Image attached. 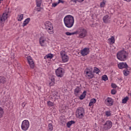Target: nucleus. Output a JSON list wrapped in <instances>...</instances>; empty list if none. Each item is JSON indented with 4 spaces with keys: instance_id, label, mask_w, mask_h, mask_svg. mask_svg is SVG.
<instances>
[{
    "instance_id": "nucleus-49",
    "label": "nucleus",
    "mask_w": 131,
    "mask_h": 131,
    "mask_svg": "<svg viewBox=\"0 0 131 131\" xmlns=\"http://www.w3.org/2000/svg\"><path fill=\"white\" fill-rule=\"evenodd\" d=\"M129 129H130V130H131V126H130V127H129Z\"/></svg>"
},
{
    "instance_id": "nucleus-34",
    "label": "nucleus",
    "mask_w": 131,
    "mask_h": 131,
    "mask_svg": "<svg viewBox=\"0 0 131 131\" xmlns=\"http://www.w3.org/2000/svg\"><path fill=\"white\" fill-rule=\"evenodd\" d=\"M102 79L104 81H106V80H108V77H107V75H104L102 76Z\"/></svg>"
},
{
    "instance_id": "nucleus-3",
    "label": "nucleus",
    "mask_w": 131,
    "mask_h": 131,
    "mask_svg": "<svg viewBox=\"0 0 131 131\" xmlns=\"http://www.w3.org/2000/svg\"><path fill=\"white\" fill-rule=\"evenodd\" d=\"M84 108L80 107H78L76 111V116L79 119H82L84 117Z\"/></svg>"
},
{
    "instance_id": "nucleus-29",
    "label": "nucleus",
    "mask_w": 131,
    "mask_h": 131,
    "mask_svg": "<svg viewBox=\"0 0 131 131\" xmlns=\"http://www.w3.org/2000/svg\"><path fill=\"white\" fill-rule=\"evenodd\" d=\"M45 41H46V40H45V39H43L42 38H40L39 43L42 47H43V46H44L43 43H45Z\"/></svg>"
},
{
    "instance_id": "nucleus-6",
    "label": "nucleus",
    "mask_w": 131,
    "mask_h": 131,
    "mask_svg": "<svg viewBox=\"0 0 131 131\" xmlns=\"http://www.w3.org/2000/svg\"><path fill=\"white\" fill-rule=\"evenodd\" d=\"M85 73L86 74V77L89 78L90 79H92V78H94L95 77V74L93 73V68H86L84 71Z\"/></svg>"
},
{
    "instance_id": "nucleus-36",
    "label": "nucleus",
    "mask_w": 131,
    "mask_h": 131,
    "mask_svg": "<svg viewBox=\"0 0 131 131\" xmlns=\"http://www.w3.org/2000/svg\"><path fill=\"white\" fill-rule=\"evenodd\" d=\"M18 21H22V20L23 19V14H20L18 15Z\"/></svg>"
},
{
    "instance_id": "nucleus-41",
    "label": "nucleus",
    "mask_w": 131,
    "mask_h": 131,
    "mask_svg": "<svg viewBox=\"0 0 131 131\" xmlns=\"http://www.w3.org/2000/svg\"><path fill=\"white\" fill-rule=\"evenodd\" d=\"M58 5H59V4L58 3H53L52 7L55 8V7H57V6H58Z\"/></svg>"
},
{
    "instance_id": "nucleus-27",
    "label": "nucleus",
    "mask_w": 131,
    "mask_h": 131,
    "mask_svg": "<svg viewBox=\"0 0 131 131\" xmlns=\"http://www.w3.org/2000/svg\"><path fill=\"white\" fill-rule=\"evenodd\" d=\"M36 6L38 7H40L41 6V0H36Z\"/></svg>"
},
{
    "instance_id": "nucleus-40",
    "label": "nucleus",
    "mask_w": 131,
    "mask_h": 131,
    "mask_svg": "<svg viewBox=\"0 0 131 131\" xmlns=\"http://www.w3.org/2000/svg\"><path fill=\"white\" fill-rule=\"evenodd\" d=\"M111 86L113 89H116V88H117V85H116V84L115 83H112Z\"/></svg>"
},
{
    "instance_id": "nucleus-16",
    "label": "nucleus",
    "mask_w": 131,
    "mask_h": 131,
    "mask_svg": "<svg viewBox=\"0 0 131 131\" xmlns=\"http://www.w3.org/2000/svg\"><path fill=\"white\" fill-rule=\"evenodd\" d=\"M80 92H81V89L79 86H77L74 90V94L76 96H78V94H80Z\"/></svg>"
},
{
    "instance_id": "nucleus-12",
    "label": "nucleus",
    "mask_w": 131,
    "mask_h": 131,
    "mask_svg": "<svg viewBox=\"0 0 131 131\" xmlns=\"http://www.w3.org/2000/svg\"><path fill=\"white\" fill-rule=\"evenodd\" d=\"M118 67L119 69H127L128 66H127L126 62H120L118 64Z\"/></svg>"
},
{
    "instance_id": "nucleus-42",
    "label": "nucleus",
    "mask_w": 131,
    "mask_h": 131,
    "mask_svg": "<svg viewBox=\"0 0 131 131\" xmlns=\"http://www.w3.org/2000/svg\"><path fill=\"white\" fill-rule=\"evenodd\" d=\"M51 81L52 82H55V77H54V76H52Z\"/></svg>"
},
{
    "instance_id": "nucleus-15",
    "label": "nucleus",
    "mask_w": 131,
    "mask_h": 131,
    "mask_svg": "<svg viewBox=\"0 0 131 131\" xmlns=\"http://www.w3.org/2000/svg\"><path fill=\"white\" fill-rule=\"evenodd\" d=\"M103 21L104 23L108 24L110 23V17L108 15H106L103 17Z\"/></svg>"
},
{
    "instance_id": "nucleus-21",
    "label": "nucleus",
    "mask_w": 131,
    "mask_h": 131,
    "mask_svg": "<svg viewBox=\"0 0 131 131\" xmlns=\"http://www.w3.org/2000/svg\"><path fill=\"white\" fill-rule=\"evenodd\" d=\"M30 21V18H28L24 21L23 24V27H24L27 25L29 23V21Z\"/></svg>"
},
{
    "instance_id": "nucleus-11",
    "label": "nucleus",
    "mask_w": 131,
    "mask_h": 131,
    "mask_svg": "<svg viewBox=\"0 0 131 131\" xmlns=\"http://www.w3.org/2000/svg\"><path fill=\"white\" fill-rule=\"evenodd\" d=\"M8 12L4 13L2 15H0V23H3L8 19Z\"/></svg>"
},
{
    "instance_id": "nucleus-50",
    "label": "nucleus",
    "mask_w": 131,
    "mask_h": 131,
    "mask_svg": "<svg viewBox=\"0 0 131 131\" xmlns=\"http://www.w3.org/2000/svg\"><path fill=\"white\" fill-rule=\"evenodd\" d=\"M40 10H38V12H39Z\"/></svg>"
},
{
    "instance_id": "nucleus-9",
    "label": "nucleus",
    "mask_w": 131,
    "mask_h": 131,
    "mask_svg": "<svg viewBox=\"0 0 131 131\" xmlns=\"http://www.w3.org/2000/svg\"><path fill=\"white\" fill-rule=\"evenodd\" d=\"M56 76L58 77H63L64 71L62 68H58L55 71Z\"/></svg>"
},
{
    "instance_id": "nucleus-30",
    "label": "nucleus",
    "mask_w": 131,
    "mask_h": 131,
    "mask_svg": "<svg viewBox=\"0 0 131 131\" xmlns=\"http://www.w3.org/2000/svg\"><path fill=\"white\" fill-rule=\"evenodd\" d=\"M47 105L49 107H53L54 106V103L51 101H47Z\"/></svg>"
},
{
    "instance_id": "nucleus-39",
    "label": "nucleus",
    "mask_w": 131,
    "mask_h": 131,
    "mask_svg": "<svg viewBox=\"0 0 131 131\" xmlns=\"http://www.w3.org/2000/svg\"><path fill=\"white\" fill-rule=\"evenodd\" d=\"M111 94L112 95H115V94H116V90L113 89L111 91Z\"/></svg>"
},
{
    "instance_id": "nucleus-24",
    "label": "nucleus",
    "mask_w": 131,
    "mask_h": 131,
    "mask_svg": "<svg viewBox=\"0 0 131 131\" xmlns=\"http://www.w3.org/2000/svg\"><path fill=\"white\" fill-rule=\"evenodd\" d=\"M53 129H54V127L53 126V124L50 123L48 124V131H52V130H53Z\"/></svg>"
},
{
    "instance_id": "nucleus-35",
    "label": "nucleus",
    "mask_w": 131,
    "mask_h": 131,
    "mask_svg": "<svg viewBox=\"0 0 131 131\" xmlns=\"http://www.w3.org/2000/svg\"><path fill=\"white\" fill-rule=\"evenodd\" d=\"M105 5H106V2L103 1L100 3V8H104Z\"/></svg>"
},
{
    "instance_id": "nucleus-17",
    "label": "nucleus",
    "mask_w": 131,
    "mask_h": 131,
    "mask_svg": "<svg viewBox=\"0 0 131 131\" xmlns=\"http://www.w3.org/2000/svg\"><path fill=\"white\" fill-rule=\"evenodd\" d=\"M61 59H62L63 63H66V62H68V61L69 60V57H68V55H66L61 57Z\"/></svg>"
},
{
    "instance_id": "nucleus-19",
    "label": "nucleus",
    "mask_w": 131,
    "mask_h": 131,
    "mask_svg": "<svg viewBox=\"0 0 131 131\" xmlns=\"http://www.w3.org/2000/svg\"><path fill=\"white\" fill-rule=\"evenodd\" d=\"M7 79L4 76H0V83H6Z\"/></svg>"
},
{
    "instance_id": "nucleus-4",
    "label": "nucleus",
    "mask_w": 131,
    "mask_h": 131,
    "mask_svg": "<svg viewBox=\"0 0 131 131\" xmlns=\"http://www.w3.org/2000/svg\"><path fill=\"white\" fill-rule=\"evenodd\" d=\"M76 32V34L79 35L80 38H83V37H85L88 35V31L83 28H79Z\"/></svg>"
},
{
    "instance_id": "nucleus-47",
    "label": "nucleus",
    "mask_w": 131,
    "mask_h": 131,
    "mask_svg": "<svg viewBox=\"0 0 131 131\" xmlns=\"http://www.w3.org/2000/svg\"><path fill=\"white\" fill-rule=\"evenodd\" d=\"M84 0H77V2H78L79 3H82Z\"/></svg>"
},
{
    "instance_id": "nucleus-8",
    "label": "nucleus",
    "mask_w": 131,
    "mask_h": 131,
    "mask_svg": "<svg viewBox=\"0 0 131 131\" xmlns=\"http://www.w3.org/2000/svg\"><path fill=\"white\" fill-rule=\"evenodd\" d=\"M29 121L27 120H25L21 123V129L23 130H27L29 128Z\"/></svg>"
},
{
    "instance_id": "nucleus-18",
    "label": "nucleus",
    "mask_w": 131,
    "mask_h": 131,
    "mask_svg": "<svg viewBox=\"0 0 131 131\" xmlns=\"http://www.w3.org/2000/svg\"><path fill=\"white\" fill-rule=\"evenodd\" d=\"M108 41L110 42V45H113L115 42V38L114 36H112L111 38L108 39Z\"/></svg>"
},
{
    "instance_id": "nucleus-26",
    "label": "nucleus",
    "mask_w": 131,
    "mask_h": 131,
    "mask_svg": "<svg viewBox=\"0 0 131 131\" xmlns=\"http://www.w3.org/2000/svg\"><path fill=\"white\" fill-rule=\"evenodd\" d=\"M128 101V97L126 96V97L124 98L122 100V103L123 104H126V102Z\"/></svg>"
},
{
    "instance_id": "nucleus-7",
    "label": "nucleus",
    "mask_w": 131,
    "mask_h": 131,
    "mask_svg": "<svg viewBox=\"0 0 131 131\" xmlns=\"http://www.w3.org/2000/svg\"><path fill=\"white\" fill-rule=\"evenodd\" d=\"M103 125V129H104V130H108V129H110V128L112 127L113 123L111 120H107Z\"/></svg>"
},
{
    "instance_id": "nucleus-43",
    "label": "nucleus",
    "mask_w": 131,
    "mask_h": 131,
    "mask_svg": "<svg viewBox=\"0 0 131 131\" xmlns=\"http://www.w3.org/2000/svg\"><path fill=\"white\" fill-rule=\"evenodd\" d=\"M54 84H55V82H52V81H51V82L49 83V85H50V86H53V85H54Z\"/></svg>"
},
{
    "instance_id": "nucleus-32",
    "label": "nucleus",
    "mask_w": 131,
    "mask_h": 131,
    "mask_svg": "<svg viewBox=\"0 0 131 131\" xmlns=\"http://www.w3.org/2000/svg\"><path fill=\"white\" fill-rule=\"evenodd\" d=\"M66 35H68V36L74 35V34H76V32H74L70 33L69 32H66Z\"/></svg>"
},
{
    "instance_id": "nucleus-2",
    "label": "nucleus",
    "mask_w": 131,
    "mask_h": 131,
    "mask_svg": "<svg viewBox=\"0 0 131 131\" xmlns=\"http://www.w3.org/2000/svg\"><path fill=\"white\" fill-rule=\"evenodd\" d=\"M127 57V52L125 51H121L117 53V58L120 61H125Z\"/></svg>"
},
{
    "instance_id": "nucleus-25",
    "label": "nucleus",
    "mask_w": 131,
    "mask_h": 131,
    "mask_svg": "<svg viewBox=\"0 0 131 131\" xmlns=\"http://www.w3.org/2000/svg\"><path fill=\"white\" fill-rule=\"evenodd\" d=\"M54 57V55L52 54H48L46 56H45V59H52Z\"/></svg>"
},
{
    "instance_id": "nucleus-22",
    "label": "nucleus",
    "mask_w": 131,
    "mask_h": 131,
    "mask_svg": "<svg viewBox=\"0 0 131 131\" xmlns=\"http://www.w3.org/2000/svg\"><path fill=\"white\" fill-rule=\"evenodd\" d=\"M85 96H86V91H84L83 93L80 96V100H83V99L85 98Z\"/></svg>"
},
{
    "instance_id": "nucleus-14",
    "label": "nucleus",
    "mask_w": 131,
    "mask_h": 131,
    "mask_svg": "<svg viewBox=\"0 0 131 131\" xmlns=\"http://www.w3.org/2000/svg\"><path fill=\"white\" fill-rule=\"evenodd\" d=\"M104 103L107 106H112V105H113V100L112 98L107 97V99L105 100Z\"/></svg>"
},
{
    "instance_id": "nucleus-33",
    "label": "nucleus",
    "mask_w": 131,
    "mask_h": 131,
    "mask_svg": "<svg viewBox=\"0 0 131 131\" xmlns=\"http://www.w3.org/2000/svg\"><path fill=\"white\" fill-rule=\"evenodd\" d=\"M3 115H4V110L3 109V108L0 107V118H2Z\"/></svg>"
},
{
    "instance_id": "nucleus-23",
    "label": "nucleus",
    "mask_w": 131,
    "mask_h": 131,
    "mask_svg": "<svg viewBox=\"0 0 131 131\" xmlns=\"http://www.w3.org/2000/svg\"><path fill=\"white\" fill-rule=\"evenodd\" d=\"M74 123H75V122L72 120L67 123V126L69 128L71 126V125H72V124H74Z\"/></svg>"
},
{
    "instance_id": "nucleus-44",
    "label": "nucleus",
    "mask_w": 131,
    "mask_h": 131,
    "mask_svg": "<svg viewBox=\"0 0 131 131\" xmlns=\"http://www.w3.org/2000/svg\"><path fill=\"white\" fill-rule=\"evenodd\" d=\"M60 3H61V4H64V1L62 0H58V4H60Z\"/></svg>"
},
{
    "instance_id": "nucleus-28",
    "label": "nucleus",
    "mask_w": 131,
    "mask_h": 131,
    "mask_svg": "<svg viewBox=\"0 0 131 131\" xmlns=\"http://www.w3.org/2000/svg\"><path fill=\"white\" fill-rule=\"evenodd\" d=\"M123 74L125 76H127V75H128V74H129V71H128V70H124L123 71Z\"/></svg>"
},
{
    "instance_id": "nucleus-46",
    "label": "nucleus",
    "mask_w": 131,
    "mask_h": 131,
    "mask_svg": "<svg viewBox=\"0 0 131 131\" xmlns=\"http://www.w3.org/2000/svg\"><path fill=\"white\" fill-rule=\"evenodd\" d=\"M26 102H23L21 104L22 107H24L25 106H26Z\"/></svg>"
},
{
    "instance_id": "nucleus-31",
    "label": "nucleus",
    "mask_w": 131,
    "mask_h": 131,
    "mask_svg": "<svg viewBox=\"0 0 131 131\" xmlns=\"http://www.w3.org/2000/svg\"><path fill=\"white\" fill-rule=\"evenodd\" d=\"M93 72H95L96 74H98L100 72V70L97 67H94Z\"/></svg>"
},
{
    "instance_id": "nucleus-45",
    "label": "nucleus",
    "mask_w": 131,
    "mask_h": 131,
    "mask_svg": "<svg viewBox=\"0 0 131 131\" xmlns=\"http://www.w3.org/2000/svg\"><path fill=\"white\" fill-rule=\"evenodd\" d=\"M77 0H71V2H72V3H74L75 4H76V1H77Z\"/></svg>"
},
{
    "instance_id": "nucleus-38",
    "label": "nucleus",
    "mask_w": 131,
    "mask_h": 131,
    "mask_svg": "<svg viewBox=\"0 0 131 131\" xmlns=\"http://www.w3.org/2000/svg\"><path fill=\"white\" fill-rule=\"evenodd\" d=\"M66 53H65V51L62 50L60 52V55H61V57L64 56H66Z\"/></svg>"
},
{
    "instance_id": "nucleus-1",
    "label": "nucleus",
    "mask_w": 131,
    "mask_h": 131,
    "mask_svg": "<svg viewBox=\"0 0 131 131\" xmlns=\"http://www.w3.org/2000/svg\"><path fill=\"white\" fill-rule=\"evenodd\" d=\"M65 26L68 28H71L74 25V17L72 15H67L63 19Z\"/></svg>"
},
{
    "instance_id": "nucleus-13",
    "label": "nucleus",
    "mask_w": 131,
    "mask_h": 131,
    "mask_svg": "<svg viewBox=\"0 0 131 131\" xmlns=\"http://www.w3.org/2000/svg\"><path fill=\"white\" fill-rule=\"evenodd\" d=\"M81 56H86L90 54V48H85L83 50H81Z\"/></svg>"
},
{
    "instance_id": "nucleus-5",
    "label": "nucleus",
    "mask_w": 131,
    "mask_h": 131,
    "mask_svg": "<svg viewBox=\"0 0 131 131\" xmlns=\"http://www.w3.org/2000/svg\"><path fill=\"white\" fill-rule=\"evenodd\" d=\"M45 28L46 30L48 31V32L50 34H53V33H54V28L53 27L52 23L48 21H46L45 24Z\"/></svg>"
},
{
    "instance_id": "nucleus-20",
    "label": "nucleus",
    "mask_w": 131,
    "mask_h": 131,
    "mask_svg": "<svg viewBox=\"0 0 131 131\" xmlns=\"http://www.w3.org/2000/svg\"><path fill=\"white\" fill-rule=\"evenodd\" d=\"M96 102H97V100H96V99L95 98L92 99L90 100L89 106L90 107H91V106H93V105H94V104H95V103H96Z\"/></svg>"
},
{
    "instance_id": "nucleus-10",
    "label": "nucleus",
    "mask_w": 131,
    "mask_h": 131,
    "mask_svg": "<svg viewBox=\"0 0 131 131\" xmlns=\"http://www.w3.org/2000/svg\"><path fill=\"white\" fill-rule=\"evenodd\" d=\"M27 59L30 65V68H31V69H33L34 68L35 66H34V62H33V59H32V57H31V56H28L27 57Z\"/></svg>"
},
{
    "instance_id": "nucleus-37",
    "label": "nucleus",
    "mask_w": 131,
    "mask_h": 131,
    "mask_svg": "<svg viewBox=\"0 0 131 131\" xmlns=\"http://www.w3.org/2000/svg\"><path fill=\"white\" fill-rule=\"evenodd\" d=\"M105 115L107 116V117L111 116V113L110 111H106L105 112Z\"/></svg>"
},
{
    "instance_id": "nucleus-48",
    "label": "nucleus",
    "mask_w": 131,
    "mask_h": 131,
    "mask_svg": "<svg viewBox=\"0 0 131 131\" xmlns=\"http://www.w3.org/2000/svg\"><path fill=\"white\" fill-rule=\"evenodd\" d=\"M3 1H4V0H0V4H1V3H2V2H3Z\"/></svg>"
}]
</instances>
